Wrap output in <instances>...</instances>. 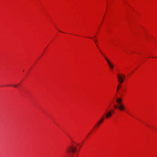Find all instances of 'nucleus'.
Returning a JSON list of instances; mask_svg holds the SVG:
<instances>
[{"mask_svg":"<svg viewBox=\"0 0 157 157\" xmlns=\"http://www.w3.org/2000/svg\"><path fill=\"white\" fill-rule=\"evenodd\" d=\"M93 40H94L95 43L97 46L98 48V45L96 44L97 40H95V39H93Z\"/></svg>","mask_w":157,"mask_h":157,"instance_id":"obj_8","label":"nucleus"},{"mask_svg":"<svg viewBox=\"0 0 157 157\" xmlns=\"http://www.w3.org/2000/svg\"><path fill=\"white\" fill-rule=\"evenodd\" d=\"M17 86L19 85V84H17Z\"/></svg>","mask_w":157,"mask_h":157,"instance_id":"obj_11","label":"nucleus"},{"mask_svg":"<svg viewBox=\"0 0 157 157\" xmlns=\"http://www.w3.org/2000/svg\"><path fill=\"white\" fill-rule=\"evenodd\" d=\"M121 85H120V84H119L117 86V91H118V90H119V89L121 87Z\"/></svg>","mask_w":157,"mask_h":157,"instance_id":"obj_7","label":"nucleus"},{"mask_svg":"<svg viewBox=\"0 0 157 157\" xmlns=\"http://www.w3.org/2000/svg\"><path fill=\"white\" fill-rule=\"evenodd\" d=\"M76 151V148L72 146L68 147L66 149V152L67 154L69 153L70 152L74 153Z\"/></svg>","mask_w":157,"mask_h":157,"instance_id":"obj_2","label":"nucleus"},{"mask_svg":"<svg viewBox=\"0 0 157 157\" xmlns=\"http://www.w3.org/2000/svg\"><path fill=\"white\" fill-rule=\"evenodd\" d=\"M117 79L118 81L121 83H123L124 78H125V76L123 74H121V75H117Z\"/></svg>","mask_w":157,"mask_h":157,"instance_id":"obj_3","label":"nucleus"},{"mask_svg":"<svg viewBox=\"0 0 157 157\" xmlns=\"http://www.w3.org/2000/svg\"><path fill=\"white\" fill-rule=\"evenodd\" d=\"M112 111L113 112H114V110H112Z\"/></svg>","mask_w":157,"mask_h":157,"instance_id":"obj_10","label":"nucleus"},{"mask_svg":"<svg viewBox=\"0 0 157 157\" xmlns=\"http://www.w3.org/2000/svg\"><path fill=\"white\" fill-rule=\"evenodd\" d=\"M104 117L103 116L102 117L100 120L95 125L96 127H98L100 124H101L104 121Z\"/></svg>","mask_w":157,"mask_h":157,"instance_id":"obj_5","label":"nucleus"},{"mask_svg":"<svg viewBox=\"0 0 157 157\" xmlns=\"http://www.w3.org/2000/svg\"><path fill=\"white\" fill-rule=\"evenodd\" d=\"M13 86L15 87H16L17 86V85H13Z\"/></svg>","mask_w":157,"mask_h":157,"instance_id":"obj_9","label":"nucleus"},{"mask_svg":"<svg viewBox=\"0 0 157 157\" xmlns=\"http://www.w3.org/2000/svg\"><path fill=\"white\" fill-rule=\"evenodd\" d=\"M122 98H118L116 100V102L119 105H115L113 107L115 109H119L121 111H124V105L121 104Z\"/></svg>","mask_w":157,"mask_h":157,"instance_id":"obj_1","label":"nucleus"},{"mask_svg":"<svg viewBox=\"0 0 157 157\" xmlns=\"http://www.w3.org/2000/svg\"><path fill=\"white\" fill-rule=\"evenodd\" d=\"M105 117L107 118L110 117L112 115V113L111 111H109L107 113L106 112L105 113Z\"/></svg>","mask_w":157,"mask_h":157,"instance_id":"obj_6","label":"nucleus"},{"mask_svg":"<svg viewBox=\"0 0 157 157\" xmlns=\"http://www.w3.org/2000/svg\"><path fill=\"white\" fill-rule=\"evenodd\" d=\"M99 50L100 51L102 55L105 57V58L106 60V61L109 67L110 68H111L112 69H113V65L110 62V61L105 56V55L103 53H102V52L99 49Z\"/></svg>","mask_w":157,"mask_h":157,"instance_id":"obj_4","label":"nucleus"}]
</instances>
